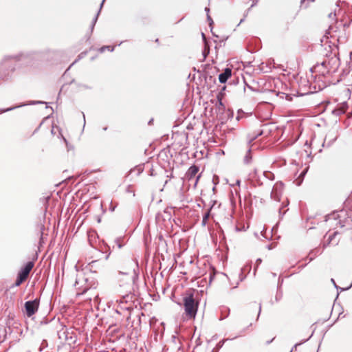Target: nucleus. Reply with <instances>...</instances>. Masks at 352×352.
Segmentation results:
<instances>
[{
    "label": "nucleus",
    "instance_id": "obj_12",
    "mask_svg": "<svg viewBox=\"0 0 352 352\" xmlns=\"http://www.w3.org/2000/svg\"><path fill=\"white\" fill-rule=\"evenodd\" d=\"M207 19H208V22H213L211 17L208 14L207 15Z\"/></svg>",
    "mask_w": 352,
    "mask_h": 352
},
{
    "label": "nucleus",
    "instance_id": "obj_17",
    "mask_svg": "<svg viewBox=\"0 0 352 352\" xmlns=\"http://www.w3.org/2000/svg\"><path fill=\"white\" fill-rule=\"evenodd\" d=\"M274 340V338H272L270 341H268V343L272 342Z\"/></svg>",
    "mask_w": 352,
    "mask_h": 352
},
{
    "label": "nucleus",
    "instance_id": "obj_10",
    "mask_svg": "<svg viewBox=\"0 0 352 352\" xmlns=\"http://www.w3.org/2000/svg\"><path fill=\"white\" fill-rule=\"evenodd\" d=\"M209 215H210L209 212H207V213L204 216V217H203V223H204V224L206 223V222L207 219H208Z\"/></svg>",
    "mask_w": 352,
    "mask_h": 352
},
{
    "label": "nucleus",
    "instance_id": "obj_3",
    "mask_svg": "<svg viewBox=\"0 0 352 352\" xmlns=\"http://www.w3.org/2000/svg\"><path fill=\"white\" fill-rule=\"evenodd\" d=\"M40 305V299L36 298L34 300H29L25 302V315L30 318L34 314H35L39 307Z\"/></svg>",
    "mask_w": 352,
    "mask_h": 352
},
{
    "label": "nucleus",
    "instance_id": "obj_22",
    "mask_svg": "<svg viewBox=\"0 0 352 352\" xmlns=\"http://www.w3.org/2000/svg\"><path fill=\"white\" fill-rule=\"evenodd\" d=\"M305 0L301 1V4L304 2ZM314 0H311V1H314Z\"/></svg>",
    "mask_w": 352,
    "mask_h": 352
},
{
    "label": "nucleus",
    "instance_id": "obj_19",
    "mask_svg": "<svg viewBox=\"0 0 352 352\" xmlns=\"http://www.w3.org/2000/svg\"><path fill=\"white\" fill-rule=\"evenodd\" d=\"M274 340V338H272L270 341H268V343L272 342Z\"/></svg>",
    "mask_w": 352,
    "mask_h": 352
},
{
    "label": "nucleus",
    "instance_id": "obj_1",
    "mask_svg": "<svg viewBox=\"0 0 352 352\" xmlns=\"http://www.w3.org/2000/svg\"><path fill=\"white\" fill-rule=\"evenodd\" d=\"M184 306L186 316L190 318H195L197 312L199 302L194 298L192 291H188L184 297Z\"/></svg>",
    "mask_w": 352,
    "mask_h": 352
},
{
    "label": "nucleus",
    "instance_id": "obj_14",
    "mask_svg": "<svg viewBox=\"0 0 352 352\" xmlns=\"http://www.w3.org/2000/svg\"><path fill=\"white\" fill-rule=\"evenodd\" d=\"M331 69H333V70L334 71V70L336 69V67H331L328 69V72H330Z\"/></svg>",
    "mask_w": 352,
    "mask_h": 352
},
{
    "label": "nucleus",
    "instance_id": "obj_6",
    "mask_svg": "<svg viewBox=\"0 0 352 352\" xmlns=\"http://www.w3.org/2000/svg\"><path fill=\"white\" fill-rule=\"evenodd\" d=\"M331 63L337 67L338 65V60L335 57L331 58L328 59L327 60L324 61L322 63V65L327 67L328 65H330Z\"/></svg>",
    "mask_w": 352,
    "mask_h": 352
},
{
    "label": "nucleus",
    "instance_id": "obj_21",
    "mask_svg": "<svg viewBox=\"0 0 352 352\" xmlns=\"http://www.w3.org/2000/svg\"><path fill=\"white\" fill-rule=\"evenodd\" d=\"M274 340V338H272L270 341H268V343L272 342Z\"/></svg>",
    "mask_w": 352,
    "mask_h": 352
},
{
    "label": "nucleus",
    "instance_id": "obj_9",
    "mask_svg": "<svg viewBox=\"0 0 352 352\" xmlns=\"http://www.w3.org/2000/svg\"><path fill=\"white\" fill-rule=\"evenodd\" d=\"M339 111L342 113H344L346 112V107L344 105V104H342V106L339 109Z\"/></svg>",
    "mask_w": 352,
    "mask_h": 352
},
{
    "label": "nucleus",
    "instance_id": "obj_2",
    "mask_svg": "<svg viewBox=\"0 0 352 352\" xmlns=\"http://www.w3.org/2000/svg\"><path fill=\"white\" fill-rule=\"evenodd\" d=\"M34 263L32 261H29L26 263L25 267L18 274L17 278L14 283L15 286L18 287L21 285L24 281H25L29 276L30 272L34 267Z\"/></svg>",
    "mask_w": 352,
    "mask_h": 352
},
{
    "label": "nucleus",
    "instance_id": "obj_4",
    "mask_svg": "<svg viewBox=\"0 0 352 352\" xmlns=\"http://www.w3.org/2000/svg\"><path fill=\"white\" fill-rule=\"evenodd\" d=\"M232 75V70L230 68H226L223 73L219 74V82L221 83H225L228 79Z\"/></svg>",
    "mask_w": 352,
    "mask_h": 352
},
{
    "label": "nucleus",
    "instance_id": "obj_11",
    "mask_svg": "<svg viewBox=\"0 0 352 352\" xmlns=\"http://www.w3.org/2000/svg\"><path fill=\"white\" fill-rule=\"evenodd\" d=\"M335 16H336V14H335V13H333V12H330V13L329 14V18L330 19H331V20H333V17H334Z\"/></svg>",
    "mask_w": 352,
    "mask_h": 352
},
{
    "label": "nucleus",
    "instance_id": "obj_23",
    "mask_svg": "<svg viewBox=\"0 0 352 352\" xmlns=\"http://www.w3.org/2000/svg\"><path fill=\"white\" fill-rule=\"evenodd\" d=\"M206 11H208V10H209V9H208V8H206Z\"/></svg>",
    "mask_w": 352,
    "mask_h": 352
},
{
    "label": "nucleus",
    "instance_id": "obj_20",
    "mask_svg": "<svg viewBox=\"0 0 352 352\" xmlns=\"http://www.w3.org/2000/svg\"><path fill=\"white\" fill-rule=\"evenodd\" d=\"M274 340V338H272L270 341H268V343L272 342Z\"/></svg>",
    "mask_w": 352,
    "mask_h": 352
},
{
    "label": "nucleus",
    "instance_id": "obj_5",
    "mask_svg": "<svg viewBox=\"0 0 352 352\" xmlns=\"http://www.w3.org/2000/svg\"><path fill=\"white\" fill-rule=\"evenodd\" d=\"M199 170V169L198 166L195 165L191 166L186 173L187 178L188 179H191L192 178H193L197 174Z\"/></svg>",
    "mask_w": 352,
    "mask_h": 352
},
{
    "label": "nucleus",
    "instance_id": "obj_16",
    "mask_svg": "<svg viewBox=\"0 0 352 352\" xmlns=\"http://www.w3.org/2000/svg\"><path fill=\"white\" fill-rule=\"evenodd\" d=\"M243 21H244V19H240V21H239V22H240V23H242V22H243Z\"/></svg>",
    "mask_w": 352,
    "mask_h": 352
},
{
    "label": "nucleus",
    "instance_id": "obj_13",
    "mask_svg": "<svg viewBox=\"0 0 352 352\" xmlns=\"http://www.w3.org/2000/svg\"><path fill=\"white\" fill-rule=\"evenodd\" d=\"M51 133H52V134H55V133H56V131H54V126H52V129H51Z\"/></svg>",
    "mask_w": 352,
    "mask_h": 352
},
{
    "label": "nucleus",
    "instance_id": "obj_18",
    "mask_svg": "<svg viewBox=\"0 0 352 352\" xmlns=\"http://www.w3.org/2000/svg\"><path fill=\"white\" fill-rule=\"evenodd\" d=\"M274 340V338H272L270 341H268V343L272 342Z\"/></svg>",
    "mask_w": 352,
    "mask_h": 352
},
{
    "label": "nucleus",
    "instance_id": "obj_7",
    "mask_svg": "<svg viewBox=\"0 0 352 352\" xmlns=\"http://www.w3.org/2000/svg\"><path fill=\"white\" fill-rule=\"evenodd\" d=\"M203 37H204V40H206L204 34H203ZM204 54H205V56H206L207 54H209V47L206 41H205Z\"/></svg>",
    "mask_w": 352,
    "mask_h": 352
},
{
    "label": "nucleus",
    "instance_id": "obj_25",
    "mask_svg": "<svg viewBox=\"0 0 352 352\" xmlns=\"http://www.w3.org/2000/svg\"><path fill=\"white\" fill-rule=\"evenodd\" d=\"M104 0L102 1V3H101V6L103 4V2H104Z\"/></svg>",
    "mask_w": 352,
    "mask_h": 352
},
{
    "label": "nucleus",
    "instance_id": "obj_8",
    "mask_svg": "<svg viewBox=\"0 0 352 352\" xmlns=\"http://www.w3.org/2000/svg\"><path fill=\"white\" fill-rule=\"evenodd\" d=\"M107 49L108 50H110V51H113V47H111V46H104V47H102L100 49V51L101 52H103L104 51V50Z\"/></svg>",
    "mask_w": 352,
    "mask_h": 352
},
{
    "label": "nucleus",
    "instance_id": "obj_24",
    "mask_svg": "<svg viewBox=\"0 0 352 352\" xmlns=\"http://www.w3.org/2000/svg\"><path fill=\"white\" fill-rule=\"evenodd\" d=\"M352 285V283L348 287V288L351 287Z\"/></svg>",
    "mask_w": 352,
    "mask_h": 352
},
{
    "label": "nucleus",
    "instance_id": "obj_15",
    "mask_svg": "<svg viewBox=\"0 0 352 352\" xmlns=\"http://www.w3.org/2000/svg\"><path fill=\"white\" fill-rule=\"evenodd\" d=\"M87 290V289H84L81 294H78V295L84 294Z\"/></svg>",
    "mask_w": 352,
    "mask_h": 352
}]
</instances>
